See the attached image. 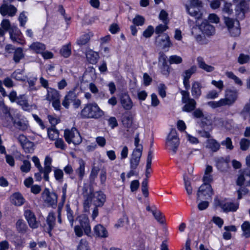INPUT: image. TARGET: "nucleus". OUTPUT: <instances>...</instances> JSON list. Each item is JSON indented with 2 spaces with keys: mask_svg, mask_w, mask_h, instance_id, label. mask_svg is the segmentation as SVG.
Returning a JSON list of instances; mask_svg holds the SVG:
<instances>
[{
  "mask_svg": "<svg viewBox=\"0 0 250 250\" xmlns=\"http://www.w3.org/2000/svg\"><path fill=\"white\" fill-rule=\"evenodd\" d=\"M81 116L83 118L98 119L104 115V112L95 103L86 104L82 109Z\"/></svg>",
  "mask_w": 250,
  "mask_h": 250,
  "instance_id": "f257e3e1",
  "label": "nucleus"
},
{
  "mask_svg": "<svg viewBox=\"0 0 250 250\" xmlns=\"http://www.w3.org/2000/svg\"><path fill=\"white\" fill-rule=\"evenodd\" d=\"M77 220L80 225H76L74 228L76 235L78 237H81L84 232L86 235L89 236L91 234V229L87 216L85 214L80 215Z\"/></svg>",
  "mask_w": 250,
  "mask_h": 250,
  "instance_id": "f03ea898",
  "label": "nucleus"
},
{
  "mask_svg": "<svg viewBox=\"0 0 250 250\" xmlns=\"http://www.w3.org/2000/svg\"><path fill=\"white\" fill-rule=\"evenodd\" d=\"M186 11L191 16L197 20L202 18L203 13L201 11L202 7V2L199 0H189L185 4Z\"/></svg>",
  "mask_w": 250,
  "mask_h": 250,
  "instance_id": "7ed1b4c3",
  "label": "nucleus"
},
{
  "mask_svg": "<svg viewBox=\"0 0 250 250\" xmlns=\"http://www.w3.org/2000/svg\"><path fill=\"white\" fill-rule=\"evenodd\" d=\"M61 97V95L59 91L53 88H47L45 100L52 102V105L56 111H60L62 109Z\"/></svg>",
  "mask_w": 250,
  "mask_h": 250,
  "instance_id": "20e7f679",
  "label": "nucleus"
},
{
  "mask_svg": "<svg viewBox=\"0 0 250 250\" xmlns=\"http://www.w3.org/2000/svg\"><path fill=\"white\" fill-rule=\"evenodd\" d=\"M62 104V106L66 109L69 108L71 104H72L74 108H78L81 104V101L78 98L75 90H72L67 92Z\"/></svg>",
  "mask_w": 250,
  "mask_h": 250,
  "instance_id": "39448f33",
  "label": "nucleus"
},
{
  "mask_svg": "<svg viewBox=\"0 0 250 250\" xmlns=\"http://www.w3.org/2000/svg\"><path fill=\"white\" fill-rule=\"evenodd\" d=\"M224 23L228 31L233 37L238 36L241 33L240 23L238 19H233L228 17L223 16Z\"/></svg>",
  "mask_w": 250,
  "mask_h": 250,
  "instance_id": "423d86ee",
  "label": "nucleus"
},
{
  "mask_svg": "<svg viewBox=\"0 0 250 250\" xmlns=\"http://www.w3.org/2000/svg\"><path fill=\"white\" fill-rule=\"evenodd\" d=\"M135 148L134 149L130 159V168H136L139 165L142 154L143 145L140 142H134Z\"/></svg>",
  "mask_w": 250,
  "mask_h": 250,
  "instance_id": "0eeeda50",
  "label": "nucleus"
},
{
  "mask_svg": "<svg viewBox=\"0 0 250 250\" xmlns=\"http://www.w3.org/2000/svg\"><path fill=\"white\" fill-rule=\"evenodd\" d=\"M106 200L105 195L101 191L91 193L84 202V204L92 202L96 207H102Z\"/></svg>",
  "mask_w": 250,
  "mask_h": 250,
  "instance_id": "6e6552de",
  "label": "nucleus"
},
{
  "mask_svg": "<svg viewBox=\"0 0 250 250\" xmlns=\"http://www.w3.org/2000/svg\"><path fill=\"white\" fill-rule=\"evenodd\" d=\"M214 204L216 207H220L225 212L235 211L239 207L238 203L220 200L218 198L214 199Z\"/></svg>",
  "mask_w": 250,
  "mask_h": 250,
  "instance_id": "1a4fd4ad",
  "label": "nucleus"
},
{
  "mask_svg": "<svg viewBox=\"0 0 250 250\" xmlns=\"http://www.w3.org/2000/svg\"><path fill=\"white\" fill-rule=\"evenodd\" d=\"M213 192L209 184H202L197 192V200H211Z\"/></svg>",
  "mask_w": 250,
  "mask_h": 250,
  "instance_id": "9d476101",
  "label": "nucleus"
},
{
  "mask_svg": "<svg viewBox=\"0 0 250 250\" xmlns=\"http://www.w3.org/2000/svg\"><path fill=\"white\" fill-rule=\"evenodd\" d=\"M238 91L236 89L228 88L225 93V98H222L225 106L232 105L237 100Z\"/></svg>",
  "mask_w": 250,
  "mask_h": 250,
  "instance_id": "9b49d317",
  "label": "nucleus"
},
{
  "mask_svg": "<svg viewBox=\"0 0 250 250\" xmlns=\"http://www.w3.org/2000/svg\"><path fill=\"white\" fill-rule=\"evenodd\" d=\"M42 198L44 202L48 206L54 208L57 203V195L54 192H50L48 188H45L42 193Z\"/></svg>",
  "mask_w": 250,
  "mask_h": 250,
  "instance_id": "f8f14e48",
  "label": "nucleus"
},
{
  "mask_svg": "<svg viewBox=\"0 0 250 250\" xmlns=\"http://www.w3.org/2000/svg\"><path fill=\"white\" fill-rule=\"evenodd\" d=\"M200 31L208 37L213 35L215 33V27L210 24L208 21L204 20L201 24L197 23Z\"/></svg>",
  "mask_w": 250,
  "mask_h": 250,
  "instance_id": "ddd939ff",
  "label": "nucleus"
},
{
  "mask_svg": "<svg viewBox=\"0 0 250 250\" xmlns=\"http://www.w3.org/2000/svg\"><path fill=\"white\" fill-rule=\"evenodd\" d=\"M64 137L66 141H82V137L75 127L65 129Z\"/></svg>",
  "mask_w": 250,
  "mask_h": 250,
  "instance_id": "4468645a",
  "label": "nucleus"
},
{
  "mask_svg": "<svg viewBox=\"0 0 250 250\" xmlns=\"http://www.w3.org/2000/svg\"><path fill=\"white\" fill-rule=\"evenodd\" d=\"M248 6L247 3L241 1L238 3L235 8V15L238 20H243L245 17V14L248 11Z\"/></svg>",
  "mask_w": 250,
  "mask_h": 250,
  "instance_id": "2eb2a0df",
  "label": "nucleus"
},
{
  "mask_svg": "<svg viewBox=\"0 0 250 250\" xmlns=\"http://www.w3.org/2000/svg\"><path fill=\"white\" fill-rule=\"evenodd\" d=\"M196 70L197 67L195 65H193L189 69L184 71L182 73V76L183 79V83L186 89L189 88L190 86L189 79L192 75L196 72Z\"/></svg>",
  "mask_w": 250,
  "mask_h": 250,
  "instance_id": "dca6fc26",
  "label": "nucleus"
},
{
  "mask_svg": "<svg viewBox=\"0 0 250 250\" xmlns=\"http://www.w3.org/2000/svg\"><path fill=\"white\" fill-rule=\"evenodd\" d=\"M17 11V8L13 5L3 3L0 7V13L3 16L8 15L14 16Z\"/></svg>",
  "mask_w": 250,
  "mask_h": 250,
  "instance_id": "f3484780",
  "label": "nucleus"
},
{
  "mask_svg": "<svg viewBox=\"0 0 250 250\" xmlns=\"http://www.w3.org/2000/svg\"><path fill=\"white\" fill-rule=\"evenodd\" d=\"M145 236L143 234L136 236L132 246L133 249L135 250H147L145 249ZM151 250H155V249L153 248Z\"/></svg>",
  "mask_w": 250,
  "mask_h": 250,
  "instance_id": "a211bd4d",
  "label": "nucleus"
},
{
  "mask_svg": "<svg viewBox=\"0 0 250 250\" xmlns=\"http://www.w3.org/2000/svg\"><path fill=\"white\" fill-rule=\"evenodd\" d=\"M24 214L29 226L31 228L35 229L38 228L39 223L36 221L35 214L32 211H31V210L29 209H25Z\"/></svg>",
  "mask_w": 250,
  "mask_h": 250,
  "instance_id": "6ab92c4d",
  "label": "nucleus"
},
{
  "mask_svg": "<svg viewBox=\"0 0 250 250\" xmlns=\"http://www.w3.org/2000/svg\"><path fill=\"white\" fill-rule=\"evenodd\" d=\"M120 102L122 107L125 110H130L133 106V102L131 98L126 93L122 94L120 98Z\"/></svg>",
  "mask_w": 250,
  "mask_h": 250,
  "instance_id": "aec40b11",
  "label": "nucleus"
},
{
  "mask_svg": "<svg viewBox=\"0 0 250 250\" xmlns=\"http://www.w3.org/2000/svg\"><path fill=\"white\" fill-rule=\"evenodd\" d=\"M52 160L51 157L46 156L44 160L43 169V179L46 181H49V174L52 170L51 163Z\"/></svg>",
  "mask_w": 250,
  "mask_h": 250,
  "instance_id": "412c9836",
  "label": "nucleus"
},
{
  "mask_svg": "<svg viewBox=\"0 0 250 250\" xmlns=\"http://www.w3.org/2000/svg\"><path fill=\"white\" fill-rule=\"evenodd\" d=\"M95 235L100 238H106L108 236V232L106 229L103 225L98 224L94 228Z\"/></svg>",
  "mask_w": 250,
  "mask_h": 250,
  "instance_id": "4be33fe9",
  "label": "nucleus"
},
{
  "mask_svg": "<svg viewBox=\"0 0 250 250\" xmlns=\"http://www.w3.org/2000/svg\"><path fill=\"white\" fill-rule=\"evenodd\" d=\"M15 103L20 105L24 110L28 111L31 108L28 103L27 97L24 94L18 96V98Z\"/></svg>",
  "mask_w": 250,
  "mask_h": 250,
  "instance_id": "5701e85b",
  "label": "nucleus"
},
{
  "mask_svg": "<svg viewBox=\"0 0 250 250\" xmlns=\"http://www.w3.org/2000/svg\"><path fill=\"white\" fill-rule=\"evenodd\" d=\"M197 62L199 67L207 72H212L215 69L213 66L206 63L203 58L202 57H198L197 58Z\"/></svg>",
  "mask_w": 250,
  "mask_h": 250,
  "instance_id": "b1692460",
  "label": "nucleus"
},
{
  "mask_svg": "<svg viewBox=\"0 0 250 250\" xmlns=\"http://www.w3.org/2000/svg\"><path fill=\"white\" fill-rule=\"evenodd\" d=\"M156 42L163 48L169 47L171 45L169 38L167 34L159 35L156 38Z\"/></svg>",
  "mask_w": 250,
  "mask_h": 250,
  "instance_id": "393cba45",
  "label": "nucleus"
},
{
  "mask_svg": "<svg viewBox=\"0 0 250 250\" xmlns=\"http://www.w3.org/2000/svg\"><path fill=\"white\" fill-rule=\"evenodd\" d=\"M14 124L16 127L22 130H26L29 126L28 121L25 117L15 120L14 121Z\"/></svg>",
  "mask_w": 250,
  "mask_h": 250,
  "instance_id": "a878e982",
  "label": "nucleus"
},
{
  "mask_svg": "<svg viewBox=\"0 0 250 250\" xmlns=\"http://www.w3.org/2000/svg\"><path fill=\"white\" fill-rule=\"evenodd\" d=\"M202 85L198 82H194L192 84L191 94L195 98H198L201 95Z\"/></svg>",
  "mask_w": 250,
  "mask_h": 250,
  "instance_id": "bb28decb",
  "label": "nucleus"
},
{
  "mask_svg": "<svg viewBox=\"0 0 250 250\" xmlns=\"http://www.w3.org/2000/svg\"><path fill=\"white\" fill-rule=\"evenodd\" d=\"M11 200L13 204L17 206H21L24 202V199L23 196L19 192H16L12 194L11 196Z\"/></svg>",
  "mask_w": 250,
  "mask_h": 250,
  "instance_id": "cd10ccee",
  "label": "nucleus"
},
{
  "mask_svg": "<svg viewBox=\"0 0 250 250\" xmlns=\"http://www.w3.org/2000/svg\"><path fill=\"white\" fill-rule=\"evenodd\" d=\"M29 48L37 53H42L45 50V45L40 42H34L29 46Z\"/></svg>",
  "mask_w": 250,
  "mask_h": 250,
  "instance_id": "c85d7f7f",
  "label": "nucleus"
},
{
  "mask_svg": "<svg viewBox=\"0 0 250 250\" xmlns=\"http://www.w3.org/2000/svg\"><path fill=\"white\" fill-rule=\"evenodd\" d=\"M86 57L89 63L94 64L97 62L99 59V54L96 52L89 50L86 53Z\"/></svg>",
  "mask_w": 250,
  "mask_h": 250,
  "instance_id": "c756f323",
  "label": "nucleus"
},
{
  "mask_svg": "<svg viewBox=\"0 0 250 250\" xmlns=\"http://www.w3.org/2000/svg\"><path fill=\"white\" fill-rule=\"evenodd\" d=\"M37 81V77H30L27 79V83H28V89L29 91H36L39 89V86H36Z\"/></svg>",
  "mask_w": 250,
  "mask_h": 250,
  "instance_id": "7c9ffc66",
  "label": "nucleus"
},
{
  "mask_svg": "<svg viewBox=\"0 0 250 250\" xmlns=\"http://www.w3.org/2000/svg\"><path fill=\"white\" fill-rule=\"evenodd\" d=\"M179 146V142H166L165 146L166 149L174 154Z\"/></svg>",
  "mask_w": 250,
  "mask_h": 250,
  "instance_id": "2f4dec72",
  "label": "nucleus"
},
{
  "mask_svg": "<svg viewBox=\"0 0 250 250\" xmlns=\"http://www.w3.org/2000/svg\"><path fill=\"white\" fill-rule=\"evenodd\" d=\"M79 167L76 170V173L78 175L79 178L82 179L85 174V162L84 161L80 159L78 161Z\"/></svg>",
  "mask_w": 250,
  "mask_h": 250,
  "instance_id": "473e14b6",
  "label": "nucleus"
},
{
  "mask_svg": "<svg viewBox=\"0 0 250 250\" xmlns=\"http://www.w3.org/2000/svg\"><path fill=\"white\" fill-rule=\"evenodd\" d=\"M24 69H17L12 73L11 76L17 81H24L26 79L24 74Z\"/></svg>",
  "mask_w": 250,
  "mask_h": 250,
  "instance_id": "72a5a7b5",
  "label": "nucleus"
},
{
  "mask_svg": "<svg viewBox=\"0 0 250 250\" xmlns=\"http://www.w3.org/2000/svg\"><path fill=\"white\" fill-rule=\"evenodd\" d=\"M47 134L49 139L52 141L59 140V131L55 127H51L47 129ZM60 141H62L61 139Z\"/></svg>",
  "mask_w": 250,
  "mask_h": 250,
  "instance_id": "f704fd0d",
  "label": "nucleus"
},
{
  "mask_svg": "<svg viewBox=\"0 0 250 250\" xmlns=\"http://www.w3.org/2000/svg\"><path fill=\"white\" fill-rule=\"evenodd\" d=\"M21 146L26 153H32L35 148L33 142H20Z\"/></svg>",
  "mask_w": 250,
  "mask_h": 250,
  "instance_id": "c9c22d12",
  "label": "nucleus"
},
{
  "mask_svg": "<svg viewBox=\"0 0 250 250\" xmlns=\"http://www.w3.org/2000/svg\"><path fill=\"white\" fill-rule=\"evenodd\" d=\"M55 221V216L53 212H49L46 219L47 224L48 225V232L50 233L54 227Z\"/></svg>",
  "mask_w": 250,
  "mask_h": 250,
  "instance_id": "e433bc0d",
  "label": "nucleus"
},
{
  "mask_svg": "<svg viewBox=\"0 0 250 250\" xmlns=\"http://www.w3.org/2000/svg\"><path fill=\"white\" fill-rule=\"evenodd\" d=\"M24 57L23 50L21 48L19 47L15 50L13 60L15 62H19L20 60Z\"/></svg>",
  "mask_w": 250,
  "mask_h": 250,
  "instance_id": "4c0bfd02",
  "label": "nucleus"
},
{
  "mask_svg": "<svg viewBox=\"0 0 250 250\" xmlns=\"http://www.w3.org/2000/svg\"><path fill=\"white\" fill-rule=\"evenodd\" d=\"M183 107V110L186 112H190L193 110L196 107V102L194 100H190Z\"/></svg>",
  "mask_w": 250,
  "mask_h": 250,
  "instance_id": "58836bf2",
  "label": "nucleus"
},
{
  "mask_svg": "<svg viewBox=\"0 0 250 250\" xmlns=\"http://www.w3.org/2000/svg\"><path fill=\"white\" fill-rule=\"evenodd\" d=\"M225 75L228 78L233 80L235 84L239 86L242 85V81L240 80V79L237 77L232 72L226 71L225 72Z\"/></svg>",
  "mask_w": 250,
  "mask_h": 250,
  "instance_id": "ea45409f",
  "label": "nucleus"
},
{
  "mask_svg": "<svg viewBox=\"0 0 250 250\" xmlns=\"http://www.w3.org/2000/svg\"><path fill=\"white\" fill-rule=\"evenodd\" d=\"M160 73L166 77H167L170 73V68L169 65L167 64L158 65Z\"/></svg>",
  "mask_w": 250,
  "mask_h": 250,
  "instance_id": "a19ab883",
  "label": "nucleus"
},
{
  "mask_svg": "<svg viewBox=\"0 0 250 250\" xmlns=\"http://www.w3.org/2000/svg\"><path fill=\"white\" fill-rule=\"evenodd\" d=\"M243 234L246 237H250V223L245 221L241 226Z\"/></svg>",
  "mask_w": 250,
  "mask_h": 250,
  "instance_id": "79ce46f5",
  "label": "nucleus"
},
{
  "mask_svg": "<svg viewBox=\"0 0 250 250\" xmlns=\"http://www.w3.org/2000/svg\"><path fill=\"white\" fill-rule=\"evenodd\" d=\"M61 55L65 58H67L71 54V50L70 43L63 45L60 50Z\"/></svg>",
  "mask_w": 250,
  "mask_h": 250,
  "instance_id": "37998d69",
  "label": "nucleus"
},
{
  "mask_svg": "<svg viewBox=\"0 0 250 250\" xmlns=\"http://www.w3.org/2000/svg\"><path fill=\"white\" fill-rule=\"evenodd\" d=\"M91 36V34L90 33L83 35L77 40V43L81 45L86 44L89 42Z\"/></svg>",
  "mask_w": 250,
  "mask_h": 250,
  "instance_id": "c03bdc74",
  "label": "nucleus"
},
{
  "mask_svg": "<svg viewBox=\"0 0 250 250\" xmlns=\"http://www.w3.org/2000/svg\"><path fill=\"white\" fill-rule=\"evenodd\" d=\"M21 33L17 27H12L9 31L10 38L13 41H17V36Z\"/></svg>",
  "mask_w": 250,
  "mask_h": 250,
  "instance_id": "a18cd8bd",
  "label": "nucleus"
},
{
  "mask_svg": "<svg viewBox=\"0 0 250 250\" xmlns=\"http://www.w3.org/2000/svg\"><path fill=\"white\" fill-rule=\"evenodd\" d=\"M128 223V217L126 215H124L120 218L117 223L115 224V227L117 228L124 227Z\"/></svg>",
  "mask_w": 250,
  "mask_h": 250,
  "instance_id": "49530a36",
  "label": "nucleus"
},
{
  "mask_svg": "<svg viewBox=\"0 0 250 250\" xmlns=\"http://www.w3.org/2000/svg\"><path fill=\"white\" fill-rule=\"evenodd\" d=\"M207 104L212 108H216L221 106H225L222 99L218 101H210L207 103Z\"/></svg>",
  "mask_w": 250,
  "mask_h": 250,
  "instance_id": "de8ad7c7",
  "label": "nucleus"
},
{
  "mask_svg": "<svg viewBox=\"0 0 250 250\" xmlns=\"http://www.w3.org/2000/svg\"><path fill=\"white\" fill-rule=\"evenodd\" d=\"M207 148L213 152L216 151L220 147V145L218 142H207Z\"/></svg>",
  "mask_w": 250,
  "mask_h": 250,
  "instance_id": "09e8293b",
  "label": "nucleus"
},
{
  "mask_svg": "<svg viewBox=\"0 0 250 250\" xmlns=\"http://www.w3.org/2000/svg\"><path fill=\"white\" fill-rule=\"evenodd\" d=\"M184 181L186 190L188 195H191L192 193V188L190 182L188 178L186 176H184Z\"/></svg>",
  "mask_w": 250,
  "mask_h": 250,
  "instance_id": "8fccbe9b",
  "label": "nucleus"
},
{
  "mask_svg": "<svg viewBox=\"0 0 250 250\" xmlns=\"http://www.w3.org/2000/svg\"><path fill=\"white\" fill-rule=\"evenodd\" d=\"M54 175L55 179L59 182H62L63 178V172L62 169L55 168L54 170Z\"/></svg>",
  "mask_w": 250,
  "mask_h": 250,
  "instance_id": "3c124183",
  "label": "nucleus"
},
{
  "mask_svg": "<svg viewBox=\"0 0 250 250\" xmlns=\"http://www.w3.org/2000/svg\"><path fill=\"white\" fill-rule=\"evenodd\" d=\"M66 215L67 217L68 220V221L70 222V224L71 226H73V222H74V216H73V212L71 209L69 205H67L66 206Z\"/></svg>",
  "mask_w": 250,
  "mask_h": 250,
  "instance_id": "603ef678",
  "label": "nucleus"
},
{
  "mask_svg": "<svg viewBox=\"0 0 250 250\" xmlns=\"http://www.w3.org/2000/svg\"><path fill=\"white\" fill-rule=\"evenodd\" d=\"M167 141H173L180 140L177 131L175 129H172L167 136Z\"/></svg>",
  "mask_w": 250,
  "mask_h": 250,
  "instance_id": "864d4df0",
  "label": "nucleus"
},
{
  "mask_svg": "<svg viewBox=\"0 0 250 250\" xmlns=\"http://www.w3.org/2000/svg\"><path fill=\"white\" fill-rule=\"evenodd\" d=\"M222 12L228 15H231L233 12L232 4L230 3L226 2L222 8Z\"/></svg>",
  "mask_w": 250,
  "mask_h": 250,
  "instance_id": "5fc2aeb1",
  "label": "nucleus"
},
{
  "mask_svg": "<svg viewBox=\"0 0 250 250\" xmlns=\"http://www.w3.org/2000/svg\"><path fill=\"white\" fill-rule=\"evenodd\" d=\"M21 171L24 173L28 172L31 169V164L28 160H24L23 164L21 166Z\"/></svg>",
  "mask_w": 250,
  "mask_h": 250,
  "instance_id": "6e6d98bb",
  "label": "nucleus"
},
{
  "mask_svg": "<svg viewBox=\"0 0 250 250\" xmlns=\"http://www.w3.org/2000/svg\"><path fill=\"white\" fill-rule=\"evenodd\" d=\"M47 117L49 122L51 125V127H55L56 125L59 124L60 122V119L54 116L48 115Z\"/></svg>",
  "mask_w": 250,
  "mask_h": 250,
  "instance_id": "4d7b16f0",
  "label": "nucleus"
},
{
  "mask_svg": "<svg viewBox=\"0 0 250 250\" xmlns=\"http://www.w3.org/2000/svg\"><path fill=\"white\" fill-rule=\"evenodd\" d=\"M133 22L137 26H142L145 22V19L140 15H137L133 19Z\"/></svg>",
  "mask_w": 250,
  "mask_h": 250,
  "instance_id": "13d9d810",
  "label": "nucleus"
},
{
  "mask_svg": "<svg viewBox=\"0 0 250 250\" xmlns=\"http://www.w3.org/2000/svg\"><path fill=\"white\" fill-rule=\"evenodd\" d=\"M16 227L20 232H23L25 231L26 226L23 220H19L16 223Z\"/></svg>",
  "mask_w": 250,
  "mask_h": 250,
  "instance_id": "bf43d9fd",
  "label": "nucleus"
},
{
  "mask_svg": "<svg viewBox=\"0 0 250 250\" xmlns=\"http://www.w3.org/2000/svg\"><path fill=\"white\" fill-rule=\"evenodd\" d=\"M77 250H89L87 241L85 239H82L78 246Z\"/></svg>",
  "mask_w": 250,
  "mask_h": 250,
  "instance_id": "052dcab7",
  "label": "nucleus"
},
{
  "mask_svg": "<svg viewBox=\"0 0 250 250\" xmlns=\"http://www.w3.org/2000/svg\"><path fill=\"white\" fill-rule=\"evenodd\" d=\"M1 26L2 28L5 31L8 30L9 31L12 27H16L15 26H11L10 21L7 19H4L2 21Z\"/></svg>",
  "mask_w": 250,
  "mask_h": 250,
  "instance_id": "680f3d73",
  "label": "nucleus"
},
{
  "mask_svg": "<svg viewBox=\"0 0 250 250\" xmlns=\"http://www.w3.org/2000/svg\"><path fill=\"white\" fill-rule=\"evenodd\" d=\"M169 62L170 64H179L182 62V58L177 55H172L169 58Z\"/></svg>",
  "mask_w": 250,
  "mask_h": 250,
  "instance_id": "e2e57ef3",
  "label": "nucleus"
},
{
  "mask_svg": "<svg viewBox=\"0 0 250 250\" xmlns=\"http://www.w3.org/2000/svg\"><path fill=\"white\" fill-rule=\"evenodd\" d=\"M193 28L191 31V33L192 35L194 36L195 39L196 41L200 44H204L207 43V41H206L205 38L201 35H194L193 31Z\"/></svg>",
  "mask_w": 250,
  "mask_h": 250,
  "instance_id": "0e129e2a",
  "label": "nucleus"
},
{
  "mask_svg": "<svg viewBox=\"0 0 250 250\" xmlns=\"http://www.w3.org/2000/svg\"><path fill=\"white\" fill-rule=\"evenodd\" d=\"M208 20L213 23L217 24L220 22L219 17L215 14H209L208 17Z\"/></svg>",
  "mask_w": 250,
  "mask_h": 250,
  "instance_id": "69168bd1",
  "label": "nucleus"
},
{
  "mask_svg": "<svg viewBox=\"0 0 250 250\" xmlns=\"http://www.w3.org/2000/svg\"><path fill=\"white\" fill-rule=\"evenodd\" d=\"M152 213L155 218L160 223H163L164 222V216L161 212L158 210H152Z\"/></svg>",
  "mask_w": 250,
  "mask_h": 250,
  "instance_id": "338daca9",
  "label": "nucleus"
},
{
  "mask_svg": "<svg viewBox=\"0 0 250 250\" xmlns=\"http://www.w3.org/2000/svg\"><path fill=\"white\" fill-rule=\"evenodd\" d=\"M220 92H217L216 90H212L207 94L206 98L208 99H214L217 98L219 95Z\"/></svg>",
  "mask_w": 250,
  "mask_h": 250,
  "instance_id": "774afa93",
  "label": "nucleus"
}]
</instances>
